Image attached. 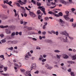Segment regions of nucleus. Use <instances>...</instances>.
<instances>
[{"instance_id":"obj_8","label":"nucleus","mask_w":76,"mask_h":76,"mask_svg":"<svg viewBox=\"0 0 76 76\" xmlns=\"http://www.w3.org/2000/svg\"><path fill=\"white\" fill-rule=\"evenodd\" d=\"M15 4H16V6H18V7H21V8H22V9H23L24 10H26L25 9V8H24V7H22L20 6V4L19 3H16Z\"/></svg>"},{"instance_id":"obj_58","label":"nucleus","mask_w":76,"mask_h":76,"mask_svg":"<svg viewBox=\"0 0 76 76\" xmlns=\"http://www.w3.org/2000/svg\"><path fill=\"white\" fill-rule=\"evenodd\" d=\"M35 74H38V71H37L34 72Z\"/></svg>"},{"instance_id":"obj_50","label":"nucleus","mask_w":76,"mask_h":76,"mask_svg":"<svg viewBox=\"0 0 76 76\" xmlns=\"http://www.w3.org/2000/svg\"><path fill=\"white\" fill-rule=\"evenodd\" d=\"M51 4H52V5H53V6H54V5H56V4L55 2H54V3H53V2H52L51 3Z\"/></svg>"},{"instance_id":"obj_12","label":"nucleus","mask_w":76,"mask_h":76,"mask_svg":"<svg viewBox=\"0 0 76 76\" xmlns=\"http://www.w3.org/2000/svg\"><path fill=\"white\" fill-rule=\"evenodd\" d=\"M25 57L24 59H25L26 60H28L29 59V56L27 54L25 55Z\"/></svg>"},{"instance_id":"obj_54","label":"nucleus","mask_w":76,"mask_h":76,"mask_svg":"<svg viewBox=\"0 0 76 76\" xmlns=\"http://www.w3.org/2000/svg\"><path fill=\"white\" fill-rule=\"evenodd\" d=\"M42 34L44 35H45L46 34V32L45 31H43L42 32Z\"/></svg>"},{"instance_id":"obj_42","label":"nucleus","mask_w":76,"mask_h":76,"mask_svg":"<svg viewBox=\"0 0 76 76\" xmlns=\"http://www.w3.org/2000/svg\"><path fill=\"white\" fill-rule=\"evenodd\" d=\"M0 57H1V58H3V60H4L5 59L4 58V55H3L0 56Z\"/></svg>"},{"instance_id":"obj_38","label":"nucleus","mask_w":76,"mask_h":76,"mask_svg":"<svg viewBox=\"0 0 76 76\" xmlns=\"http://www.w3.org/2000/svg\"><path fill=\"white\" fill-rule=\"evenodd\" d=\"M47 4L48 6H51V3L48 2L47 3Z\"/></svg>"},{"instance_id":"obj_56","label":"nucleus","mask_w":76,"mask_h":76,"mask_svg":"<svg viewBox=\"0 0 76 76\" xmlns=\"http://www.w3.org/2000/svg\"><path fill=\"white\" fill-rule=\"evenodd\" d=\"M49 66V65H48V64H46L45 65V67H47V68H48V67Z\"/></svg>"},{"instance_id":"obj_17","label":"nucleus","mask_w":76,"mask_h":76,"mask_svg":"<svg viewBox=\"0 0 76 76\" xmlns=\"http://www.w3.org/2000/svg\"><path fill=\"white\" fill-rule=\"evenodd\" d=\"M68 16L69 15H64V19H65L66 20H68V19H69V18L67 17V16Z\"/></svg>"},{"instance_id":"obj_27","label":"nucleus","mask_w":76,"mask_h":76,"mask_svg":"<svg viewBox=\"0 0 76 76\" xmlns=\"http://www.w3.org/2000/svg\"><path fill=\"white\" fill-rule=\"evenodd\" d=\"M2 6L3 8H4V9H6V8H7V6H6L5 5H4V4H3L2 5Z\"/></svg>"},{"instance_id":"obj_41","label":"nucleus","mask_w":76,"mask_h":76,"mask_svg":"<svg viewBox=\"0 0 76 76\" xmlns=\"http://www.w3.org/2000/svg\"><path fill=\"white\" fill-rule=\"evenodd\" d=\"M31 3H33L34 4H36V2L34 0H31Z\"/></svg>"},{"instance_id":"obj_30","label":"nucleus","mask_w":76,"mask_h":76,"mask_svg":"<svg viewBox=\"0 0 76 76\" xmlns=\"http://www.w3.org/2000/svg\"><path fill=\"white\" fill-rule=\"evenodd\" d=\"M2 75H3L4 76H9V74H2Z\"/></svg>"},{"instance_id":"obj_55","label":"nucleus","mask_w":76,"mask_h":76,"mask_svg":"<svg viewBox=\"0 0 76 76\" xmlns=\"http://www.w3.org/2000/svg\"><path fill=\"white\" fill-rule=\"evenodd\" d=\"M55 34H56V35H58V31H56L55 32Z\"/></svg>"},{"instance_id":"obj_36","label":"nucleus","mask_w":76,"mask_h":76,"mask_svg":"<svg viewBox=\"0 0 76 76\" xmlns=\"http://www.w3.org/2000/svg\"><path fill=\"white\" fill-rule=\"evenodd\" d=\"M53 15H54L55 16H56V17H59V15L57 14H56L55 13H54Z\"/></svg>"},{"instance_id":"obj_9","label":"nucleus","mask_w":76,"mask_h":76,"mask_svg":"<svg viewBox=\"0 0 76 76\" xmlns=\"http://www.w3.org/2000/svg\"><path fill=\"white\" fill-rule=\"evenodd\" d=\"M5 32L7 34H10L11 33V30L8 29H6L5 30Z\"/></svg>"},{"instance_id":"obj_48","label":"nucleus","mask_w":76,"mask_h":76,"mask_svg":"<svg viewBox=\"0 0 76 76\" xmlns=\"http://www.w3.org/2000/svg\"><path fill=\"white\" fill-rule=\"evenodd\" d=\"M14 66L16 67H19V66L17 63H14Z\"/></svg>"},{"instance_id":"obj_60","label":"nucleus","mask_w":76,"mask_h":76,"mask_svg":"<svg viewBox=\"0 0 76 76\" xmlns=\"http://www.w3.org/2000/svg\"><path fill=\"white\" fill-rule=\"evenodd\" d=\"M70 22H73V18H72L70 20Z\"/></svg>"},{"instance_id":"obj_53","label":"nucleus","mask_w":76,"mask_h":76,"mask_svg":"<svg viewBox=\"0 0 76 76\" xmlns=\"http://www.w3.org/2000/svg\"><path fill=\"white\" fill-rule=\"evenodd\" d=\"M51 32L52 33H53L54 34H56V32H55V31H54V30H52L51 31Z\"/></svg>"},{"instance_id":"obj_15","label":"nucleus","mask_w":76,"mask_h":76,"mask_svg":"<svg viewBox=\"0 0 76 76\" xmlns=\"http://www.w3.org/2000/svg\"><path fill=\"white\" fill-rule=\"evenodd\" d=\"M42 7H39L38 9H40L42 12H44L45 10V8Z\"/></svg>"},{"instance_id":"obj_26","label":"nucleus","mask_w":76,"mask_h":76,"mask_svg":"<svg viewBox=\"0 0 76 76\" xmlns=\"http://www.w3.org/2000/svg\"><path fill=\"white\" fill-rule=\"evenodd\" d=\"M36 68V64H34L33 65L32 67H31L32 69H35Z\"/></svg>"},{"instance_id":"obj_21","label":"nucleus","mask_w":76,"mask_h":76,"mask_svg":"<svg viewBox=\"0 0 76 76\" xmlns=\"http://www.w3.org/2000/svg\"><path fill=\"white\" fill-rule=\"evenodd\" d=\"M70 75L71 76H76V74H75L74 73V72H71L70 73Z\"/></svg>"},{"instance_id":"obj_20","label":"nucleus","mask_w":76,"mask_h":76,"mask_svg":"<svg viewBox=\"0 0 76 76\" xmlns=\"http://www.w3.org/2000/svg\"><path fill=\"white\" fill-rule=\"evenodd\" d=\"M67 63H70V64H75V62L74 61H67Z\"/></svg>"},{"instance_id":"obj_6","label":"nucleus","mask_w":76,"mask_h":76,"mask_svg":"<svg viewBox=\"0 0 76 76\" xmlns=\"http://www.w3.org/2000/svg\"><path fill=\"white\" fill-rule=\"evenodd\" d=\"M18 3H19L20 4H21V5H22L23 4H25V3H26V2H27V0H24V2H22L21 1H20V0L19 1H18Z\"/></svg>"},{"instance_id":"obj_33","label":"nucleus","mask_w":76,"mask_h":76,"mask_svg":"<svg viewBox=\"0 0 76 76\" xmlns=\"http://www.w3.org/2000/svg\"><path fill=\"white\" fill-rule=\"evenodd\" d=\"M13 37H14V36L15 35V32H14L12 33L11 35Z\"/></svg>"},{"instance_id":"obj_24","label":"nucleus","mask_w":76,"mask_h":76,"mask_svg":"<svg viewBox=\"0 0 76 76\" xmlns=\"http://www.w3.org/2000/svg\"><path fill=\"white\" fill-rule=\"evenodd\" d=\"M61 69L64 71H66L67 70V68L66 67L62 66L61 67Z\"/></svg>"},{"instance_id":"obj_34","label":"nucleus","mask_w":76,"mask_h":76,"mask_svg":"<svg viewBox=\"0 0 76 76\" xmlns=\"http://www.w3.org/2000/svg\"><path fill=\"white\" fill-rule=\"evenodd\" d=\"M56 57L58 59L60 58V55H58V54L56 55Z\"/></svg>"},{"instance_id":"obj_22","label":"nucleus","mask_w":76,"mask_h":76,"mask_svg":"<svg viewBox=\"0 0 76 76\" xmlns=\"http://www.w3.org/2000/svg\"><path fill=\"white\" fill-rule=\"evenodd\" d=\"M15 17H16V16H18V19H19V15H18V13H15Z\"/></svg>"},{"instance_id":"obj_31","label":"nucleus","mask_w":76,"mask_h":76,"mask_svg":"<svg viewBox=\"0 0 76 76\" xmlns=\"http://www.w3.org/2000/svg\"><path fill=\"white\" fill-rule=\"evenodd\" d=\"M58 15H59V16H62L63 14V13H62V12H60L58 13Z\"/></svg>"},{"instance_id":"obj_52","label":"nucleus","mask_w":76,"mask_h":76,"mask_svg":"<svg viewBox=\"0 0 76 76\" xmlns=\"http://www.w3.org/2000/svg\"><path fill=\"white\" fill-rule=\"evenodd\" d=\"M42 19V17H41V15H38V19Z\"/></svg>"},{"instance_id":"obj_28","label":"nucleus","mask_w":76,"mask_h":76,"mask_svg":"<svg viewBox=\"0 0 76 76\" xmlns=\"http://www.w3.org/2000/svg\"><path fill=\"white\" fill-rule=\"evenodd\" d=\"M54 13V12H52L51 11H49L48 12V14H50V15H53Z\"/></svg>"},{"instance_id":"obj_62","label":"nucleus","mask_w":76,"mask_h":76,"mask_svg":"<svg viewBox=\"0 0 76 76\" xmlns=\"http://www.w3.org/2000/svg\"><path fill=\"white\" fill-rule=\"evenodd\" d=\"M19 35H22V32L20 31L18 33Z\"/></svg>"},{"instance_id":"obj_18","label":"nucleus","mask_w":76,"mask_h":76,"mask_svg":"<svg viewBox=\"0 0 76 76\" xmlns=\"http://www.w3.org/2000/svg\"><path fill=\"white\" fill-rule=\"evenodd\" d=\"M63 57L64 58H65V59H67V58H69V56L64 54L63 55Z\"/></svg>"},{"instance_id":"obj_16","label":"nucleus","mask_w":76,"mask_h":76,"mask_svg":"<svg viewBox=\"0 0 76 76\" xmlns=\"http://www.w3.org/2000/svg\"><path fill=\"white\" fill-rule=\"evenodd\" d=\"M7 38L9 39H13L14 37L12 36L11 35V36H7L6 37Z\"/></svg>"},{"instance_id":"obj_37","label":"nucleus","mask_w":76,"mask_h":76,"mask_svg":"<svg viewBox=\"0 0 76 76\" xmlns=\"http://www.w3.org/2000/svg\"><path fill=\"white\" fill-rule=\"evenodd\" d=\"M54 52H55V53H60V51L59 50H55L54 51Z\"/></svg>"},{"instance_id":"obj_44","label":"nucleus","mask_w":76,"mask_h":76,"mask_svg":"<svg viewBox=\"0 0 76 76\" xmlns=\"http://www.w3.org/2000/svg\"><path fill=\"white\" fill-rule=\"evenodd\" d=\"M69 12L66 11L65 12V13H66V15H67V16H69Z\"/></svg>"},{"instance_id":"obj_43","label":"nucleus","mask_w":76,"mask_h":76,"mask_svg":"<svg viewBox=\"0 0 76 76\" xmlns=\"http://www.w3.org/2000/svg\"><path fill=\"white\" fill-rule=\"evenodd\" d=\"M71 10H72V12H73V13H74L73 12H75V10H76L74 8H72V9Z\"/></svg>"},{"instance_id":"obj_49","label":"nucleus","mask_w":76,"mask_h":76,"mask_svg":"<svg viewBox=\"0 0 76 76\" xmlns=\"http://www.w3.org/2000/svg\"><path fill=\"white\" fill-rule=\"evenodd\" d=\"M46 59H43L42 60V62H45V61H46Z\"/></svg>"},{"instance_id":"obj_23","label":"nucleus","mask_w":76,"mask_h":76,"mask_svg":"<svg viewBox=\"0 0 76 76\" xmlns=\"http://www.w3.org/2000/svg\"><path fill=\"white\" fill-rule=\"evenodd\" d=\"M20 70L21 73H24V72H25V70L24 69H20Z\"/></svg>"},{"instance_id":"obj_11","label":"nucleus","mask_w":76,"mask_h":76,"mask_svg":"<svg viewBox=\"0 0 76 76\" xmlns=\"http://www.w3.org/2000/svg\"><path fill=\"white\" fill-rule=\"evenodd\" d=\"M18 41L16 40L12 41V44H18Z\"/></svg>"},{"instance_id":"obj_19","label":"nucleus","mask_w":76,"mask_h":76,"mask_svg":"<svg viewBox=\"0 0 76 76\" xmlns=\"http://www.w3.org/2000/svg\"><path fill=\"white\" fill-rule=\"evenodd\" d=\"M71 57L73 60H75L76 59V57L75 56H71Z\"/></svg>"},{"instance_id":"obj_2","label":"nucleus","mask_w":76,"mask_h":76,"mask_svg":"<svg viewBox=\"0 0 76 76\" xmlns=\"http://www.w3.org/2000/svg\"><path fill=\"white\" fill-rule=\"evenodd\" d=\"M60 39L61 41H63L65 43H69V39H67V37L66 36L64 37L63 38L61 37Z\"/></svg>"},{"instance_id":"obj_29","label":"nucleus","mask_w":76,"mask_h":76,"mask_svg":"<svg viewBox=\"0 0 76 76\" xmlns=\"http://www.w3.org/2000/svg\"><path fill=\"white\" fill-rule=\"evenodd\" d=\"M7 43L8 44H12V40H8L7 42Z\"/></svg>"},{"instance_id":"obj_4","label":"nucleus","mask_w":76,"mask_h":76,"mask_svg":"<svg viewBox=\"0 0 76 76\" xmlns=\"http://www.w3.org/2000/svg\"><path fill=\"white\" fill-rule=\"evenodd\" d=\"M59 22L60 23V25H61V26H64V21L62 20V19H59Z\"/></svg>"},{"instance_id":"obj_7","label":"nucleus","mask_w":76,"mask_h":76,"mask_svg":"<svg viewBox=\"0 0 76 76\" xmlns=\"http://www.w3.org/2000/svg\"><path fill=\"white\" fill-rule=\"evenodd\" d=\"M4 4L5 3H7V4H8L10 6H11V7H13V6L11 4V3H12V1H10L9 2H7V1H4Z\"/></svg>"},{"instance_id":"obj_63","label":"nucleus","mask_w":76,"mask_h":76,"mask_svg":"<svg viewBox=\"0 0 76 76\" xmlns=\"http://www.w3.org/2000/svg\"><path fill=\"white\" fill-rule=\"evenodd\" d=\"M24 16L25 17H26V16H27V14L26 13H24Z\"/></svg>"},{"instance_id":"obj_51","label":"nucleus","mask_w":76,"mask_h":76,"mask_svg":"<svg viewBox=\"0 0 76 76\" xmlns=\"http://www.w3.org/2000/svg\"><path fill=\"white\" fill-rule=\"evenodd\" d=\"M3 67V65H1L0 66V70H2V69Z\"/></svg>"},{"instance_id":"obj_46","label":"nucleus","mask_w":76,"mask_h":76,"mask_svg":"<svg viewBox=\"0 0 76 76\" xmlns=\"http://www.w3.org/2000/svg\"><path fill=\"white\" fill-rule=\"evenodd\" d=\"M53 68V67H51L50 66H49L48 68H47V69H49V70H51V69Z\"/></svg>"},{"instance_id":"obj_25","label":"nucleus","mask_w":76,"mask_h":76,"mask_svg":"<svg viewBox=\"0 0 76 76\" xmlns=\"http://www.w3.org/2000/svg\"><path fill=\"white\" fill-rule=\"evenodd\" d=\"M8 49L10 51H12V50H13V47H12L10 48H8Z\"/></svg>"},{"instance_id":"obj_35","label":"nucleus","mask_w":76,"mask_h":76,"mask_svg":"<svg viewBox=\"0 0 76 76\" xmlns=\"http://www.w3.org/2000/svg\"><path fill=\"white\" fill-rule=\"evenodd\" d=\"M27 54L28 56H29V57H32V55L30 53V52H28L27 53Z\"/></svg>"},{"instance_id":"obj_10","label":"nucleus","mask_w":76,"mask_h":76,"mask_svg":"<svg viewBox=\"0 0 76 76\" xmlns=\"http://www.w3.org/2000/svg\"><path fill=\"white\" fill-rule=\"evenodd\" d=\"M45 42H46V43H50V44H51L52 43V41L51 40H49V39H45Z\"/></svg>"},{"instance_id":"obj_47","label":"nucleus","mask_w":76,"mask_h":76,"mask_svg":"<svg viewBox=\"0 0 76 76\" xmlns=\"http://www.w3.org/2000/svg\"><path fill=\"white\" fill-rule=\"evenodd\" d=\"M0 37L1 38H3L4 37V35L3 34H0Z\"/></svg>"},{"instance_id":"obj_3","label":"nucleus","mask_w":76,"mask_h":76,"mask_svg":"<svg viewBox=\"0 0 76 76\" xmlns=\"http://www.w3.org/2000/svg\"><path fill=\"white\" fill-rule=\"evenodd\" d=\"M31 71H26V72L24 73V74L26 76H32V75H31Z\"/></svg>"},{"instance_id":"obj_64","label":"nucleus","mask_w":76,"mask_h":76,"mask_svg":"<svg viewBox=\"0 0 76 76\" xmlns=\"http://www.w3.org/2000/svg\"><path fill=\"white\" fill-rule=\"evenodd\" d=\"M43 29H45V25H44L43 27Z\"/></svg>"},{"instance_id":"obj_57","label":"nucleus","mask_w":76,"mask_h":76,"mask_svg":"<svg viewBox=\"0 0 76 76\" xmlns=\"http://www.w3.org/2000/svg\"><path fill=\"white\" fill-rule=\"evenodd\" d=\"M0 28H4V26L2 25L0 26Z\"/></svg>"},{"instance_id":"obj_39","label":"nucleus","mask_w":76,"mask_h":76,"mask_svg":"<svg viewBox=\"0 0 76 76\" xmlns=\"http://www.w3.org/2000/svg\"><path fill=\"white\" fill-rule=\"evenodd\" d=\"M7 67H4V70L5 72H6V71H7Z\"/></svg>"},{"instance_id":"obj_13","label":"nucleus","mask_w":76,"mask_h":76,"mask_svg":"<svg viewBox=\"0 0 76 76\" xmlns=\"http://www.w3.org/2000/svg\"><path fill=\"white\" fill-rule=\"evenodd\" d=\"M60 1L61 3H62V4H65V5H66V4H67V2L63 0H60Z\"/></svg>"},{"instance_id":"obj_14","label":"nucleus","mask_w":76,"mask_h":76,"mask_svg":"<svg viewBox=\"0 0 76 76\" xmlns=\"http://www.w3.org/2000/svg\"><path fill=\"white\" fill-rule=\"evenodd\" d=\"M41 72L42 73H43V74H44V75H48V73H47V72L45 70H42L41 71Z\"/></svg>"},{"instance_id":"obj_40","label":"nucleus","mask_w":76,"mask_h":76,"mask_svg":"<svg viewBox=\"0 0 76 76\" xmlns=\"http://www.w3.org/2000/svg\"><path fill=\"white\" fill-rule=\"evenodd\" d=\"M7 17L6 15H4L3 17V19H7Z\"/></svg>"},{"instance_id":"obj_61","label":"nucleus","mask_w":76,"mask_h":76,"mask_svg":"<svg viewBox=\"0 0 76 76\" xmlns=\"http://www.w3.org/2000/svg\"><path fill=\"white\" fill-rule=\"evenodd\" d=\"M43 57L44 58H46V57H47V55H43Z\"/></svg>"},{"instance_id":"obj_32","label":"nucleus","mask_w":76,"mask_h":76,"mask_svg":"<svg viewBox=\"0 0 76 76\" xmlns=\"http://www.w3.org/2000/svg\"><path fill=\"white\" fill-rule=\"evenodd\" d=\"M1 42H2V43H4V42H6V40L5 39H2L1 40Z\"/></svg>"},{"instance_id":"obj_5","label":"nucleus","mask_w":76,"mask_h":76,"mask_svg":"<svg viewBox=\"0 0 76 76\" xmlns=\"http://www.w3.org/2000/svg\"><path fill=\"white\" fill-rule=\"evenodd\" d=\"M29 14L32 17V18H35V17H36V15L35 14H34V13L32 12H31L30 11H29Z\"/></svg>"},{"instance_id":"obj_59","label":"nucleus","mask_w":76,"mask_h":76,"mask_svg":"<svg viewBox=\"0 0 76 76\" xmlns=\"http://www.w3.org/2000/svg\"><path fill=\"white\" fill-rule=\"evenodd\" d=\"M72 51H73V52H74V53H76V49H74Z\"/></svg>"},{"instance_id":"obj_45","label":"nucleus","mask_w":76,"mask_h":76,"mask_svg":"<svg viewBox=\"0 0 76 76\" xmlns=\"http://www.w3.org/2000/svg\"><path fill=\"white\" fill-rule=\"evenodd\" d=\"M67 71L68 72H70V73H71V72H71V71H72V69L69 68L67 70Z\"/></svg>"},{"instance_id":"obj_1","label":"nucleus","mask_w":76,"mask_h":76,"mask_svg":"<svg viewBox=\"0 0 76 76\" xmlns=\"http://www.w3.org/2000/svg\"><path fill=\"white\" fill-rule=\"evenodd\" d=\"M60 34H62V35H65L66 37H69V38L71 40H73V39H74L73 37L69 36V34L67 33L66 31H61L60 32Z\"/></svg>"}]
</instances>
